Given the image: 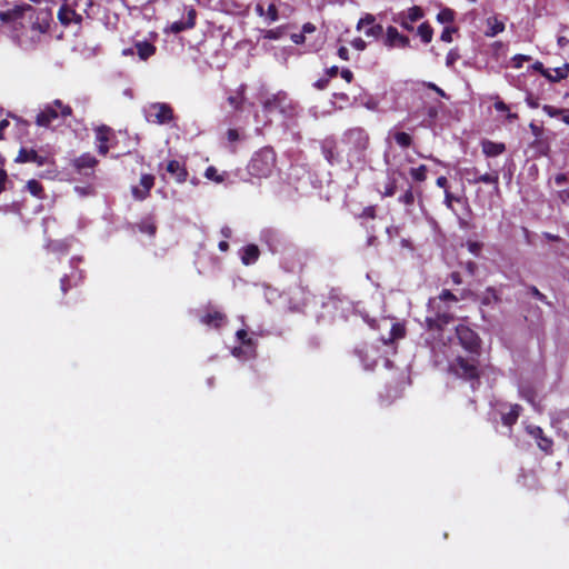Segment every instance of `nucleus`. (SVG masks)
<instances>
[{
	"label": "nucleus",
	"instance_id": "obj_16",
	"mask_svg": "<svg viewBox=\"0 0 569 569\" xmlns=\"http://www.w3.org/2000/svg\"><path fill=\"white\" fill-rule=\"evenodd\" d=\"M196 24V10L193 8H190L188 10V17L187 19H182L180 21H174L169 26V30L172 33H179L181 31L192 29Z\"/></svg>",
	"mask_w": 569,
	"mask_h": 569
},
{
	"label": "nucleus",
	"instance_id": "obj_58",
	"mask_svg": "<svg viewBox=\"0 0 569 569\" xmlns=\"http://www.w3.org/2000/svg\"><path fill=\"white\" fill-rule=\"evenodd\" d=\"M315 31H316V27L312 23H310V22L305 23L303 27H302V33L303 34L305 33H312Z\"/></svg>",
	"mask_w": 569,
	"mask_h": 569
},
{
	"label": "nucleus",
	"instance_id": "obj_20",
	"mask_svg": "<svg viewBox=\"0 0 569 569\" xmlns=\"http://www.w3.org/2000/svg\"><path fill=\"white\" fill-rule=\"evenodd\" d=\"M97 163V159L90 153H84L73 160V166L80 173H86L87 169H93Z\"/></svg>",
	"mask_w": 569,
	"mask_h": 569
},
{
	"label": "nucleus",
	"instance_id": "obj_30",
	"mask_svg": "<svg viewBox=\"0 0 569 569\" xmlns=\"http://www.w3.org/2000/svg\"><path fill=\"white\" fill-rule=\"evenodd\" d=\"M405 336V328L400 323H393L390 330V336L388 339H383L385 343H391L396 339L402 338Z\"/></svg>",
	"mask_w": 569,
	"mask_h": 569
},
{
	"label": "nucleus",
	"instance_id": "obj_57",
	"mask_svg": "<svg viewBox=\"0 0 569 569\" xmlns=\"http://www.w3.org/2000/svg\"><path fill=\"white\" fill-rule=\"evenodd\" d=\"M256 12H257L260 17H266L264 2L260 1L259 3H257V6H256Z\"/></svg>",
	"mask_w": 569,
	"mask_h": 569
},
{
	"label": "nucleus",
	"instance_id": "obj_54",
	"mask_svg": "<svg viewBox=\"0 0 569 569\" xmlns=\"http://www.w3.org/2000/svg\"><path fill=\"white\" fill-rule=\"evenodd\" d=\"M495 109L500 112H506L509 110V107L503 101L495 102Z\"/></svg>",
	"mask_w": 569,
	"mask_h": 569
},
{
	"label": "nucleus",
	"instance_id": "obj_15",
	"mask_svg": "<svg viewBox=\"0 0 569 569\" xmlns=\"http://www.w3.org/2000/svg\"><path fill=\"white\" fill-rule=\"evenodd\" d=\"M527 432L537 441L538 447L545 451L550 452L552 448V440L545 436L542 429L538 426H527Z\"/></svg>",
	"mask_w": 569,
	"mask_h": 569
},
{
	"label": "nucleus",
	"instance_id": "obj_18",
	"mask_svg": "<svg viewBox=\"0 0 569 569\" xmlns=\"http://www.w3.org/2000/svg\"><path fill=\"white\" fill-rule=\"evenodd\" d=\"M59 21L68 26L71 22L80 23L82 20L81 14L77 13L70 6L63 4L58 12Z\"/></svg>",
	"mask_w": 569,
	"mask_h": 569
},
{
	"label": "nucleus",
	"instance_id": "obj_46",
	"mask_svg": "<svg viewBox=\"0 0 569 569\" xmlns=\"http://www.w3.org/2000/svg\"><path fill=\"white\" fill-rule=\"evenodd\" d=\"M351 46H352L355 49H357V50H359V51H362V50H365V49H366L367 43H366V41H365L363 39H361V38H356V39H353V40H352Z\"/></svg>",
	"mask_w": 569,
	"mask_h": 569
},
{
	"label": "nucleus",
	"instance_id": "obj_61",
	"mask_svg": "<svg viewBox=\"0 0 569 569\" xmlns=\"http://www.w3.org/2000/svg\"><path fill=\"white\" fill-rule=\"evenodd\" d=\"M329 80L328 79H320L315 83V87L322 90L328 86Z\"/></svg>",
	"mask_w": 569,
	"mask_h": 569
},
{
	"label": "nucleus",
	"instance_id": "obj_5",
	"mask_svg": "<svg viewBox=\"0 0 569 569\" xmlns=\"http://www.w3.org/2000/svg\"><path fill=\"white\" fill-rule=\"evenodd\" d=\"M442 301H457V298L449 290H443L438 298L429 300V309L435 311V317H427L429 327L441 326L450 321L451 317L449 316L448 311H442L440 308V303Z\"/></svg>",
	"mask_w": 569,
	"mask_h": 569
},
{
	"label": "nucleus",
	"instance_id": "obj_59",
	"mask_svg": "<svg viewBox=\"0 0 569 569\" xmlns=\"http://www.w3.org/2000/svg\"><path fill=\"white\" fill-rule=\"evenodd\" d=\"M427 87L435 90L439 96H441L443 98L446 97L445 91L441 88L437 87L435 83L429 82V83H427Z\"/></svg>",
	"mask_w": 569,
	"mask_h": 569
},
{
	"label": "nucleus",
	"instance_id": "obj_26",
	"mask_svg": "<svg viewBox=\"0 0 569 569\" xmlns=\"http://www.w3.org/2000/svg\"><path fill=\"white\" fill-rule=\"evenodd\" d=\"M482 151L489 157H496L505 151V144L487 140L482 142Z\"/></svg>",
	"mask_w": 569,
	"mask_h": 569
},
{
	"label": "nucleus",
	"instance_id": "obj_27",
	"mask_svg": "<svg viewBox=\"0 0 569 569\" xmlns=\"http://www.w3.org/2000/svg\"><path fill=\"white\" fill-rule=\"evenodd\" d=\"M520 413V407L518 405H515L510 408V411L502 415V422L506 426H512Z\"/></svg>",
	"mask_w": 569,
	"mask_h": 569
},
{
	"label": "nucleus",
	"instance_id": "obj_53",
	"mask_svg": "<svg viewBox=\"0 0 569 569\" xmlns=\"http://www.w3.org/2000/svg\"><path fill=\"white\" fill-rule=\"evenodd\" d=\"M7 173L3 169H0V193L4 190L6 188V182H7Z\"/></svg>",
	"mask_w": 569,
	"mask_h": 569
},
{
	"label": "nucleus",
	"instance_id": "obj_23",
	"mask_svg": "<svg viewBox=\"0 0 569 569\" xmlns=\"http://www.w3.org/2000/svg\"><path fill=\"white\" fill-rule=\"evenodd\" d=\"M261 238L272 252L278 251V244L280 243V237L278 232L267 229L262 231Z\"/></svg>",
	"mask_w": 569,
	"mask_h": 569
},
{
	"label": "nucleus",
	"instance_id": "obj_33",
	"mask_svg": "<svg viewBox=\"0 0 569 569\" xmlns=\"http://www.w3.org/2000/svg\"><path fill=\"white\" fill-rule=\"evenodd\" d=\"M455 19V12L453 10L449 9V8H446V9H442L438 14H437V20L440 22V23H450L452 22Z\"/></svg>",
	"mask_w": 569,
	"mask_h": 569
},
{
	"label": "nucleus",
	"instance_id": "obj_34",
	"mask_svg": "<svg viewBox=\"0 0 569 569\" xmlns=\"http://www.w3.org/2000/svg\"><path fill=\"white\" fill-rule=\"evenodd\" d=\"M410 176L417 181H425L427 178V167L421 164L418 168H411Z\"/></svg>",
	"mask_w": 569,
	"mask_h": 569
},
{
	"label": "nucleus",
	"instance_id": "obj_39",
	"mask_svg": "<svg viewBox=\"0 0 569 569\" xmlns=\"http://www.w3.org/2000/svg\"><path fill=\"white\" fill-rule=\"evenodd\" d=\"M542 110L549 116V117H559L560 114L565 113V109L556 108L553 106L545 104L542 107Z\"/></svg>",
	"mask_w": 569,
	"mask_h": 569
},
{
	"label": "nucleus",
	"instance_id": "obj_51",
	"mask_svg": "<svg viewBox=\"0 0 569 569\" xmlns=\"http://www.w3.org/2000/svg\"><path fill=\"white\" fill-rule=\"evenodd\" d=\"M341 77L347 81L351 82L353 79V73L349 69H342L340 72Z\"/></svg>",
	"mask_w": 569,
	"mask_h": 569
},
{
	"label": "nucleus",
	"instance_id": "obj_41",
	"mask_svg": "<svg viewBox=\"0 0 569 569\" xmlns=\"http://www.w3.org/2000/svg\"><path fill=\"white\" fill-rule=\"evenodd\" d=\"M531 58L529 56H523V54H517L512 58V62H513V67L519 69L522 67V63L525 61H529Z\"/></svg>",
	"mask_w": 569,
	"mask_h": 569
},
{
	"label": "nucleus",
	"instance_id": "obj_52",
	"mask_svg": "<svg viewBox=\"0 0 569 569\" xmlns=\"http://www.w3.org/2000/svg\"><path fill=\"white\" fill-rule=\"evenodd\" d=\"M305 34L301 32V33H293L291 34V40L296 43V44H301L305 42Z\"/></svg>",
	"mask_w": 569,
	"mask_h": 569
},
{
	"label": "nucleus",
	"instance_id": "obj_64",
	"mask_svg": "<svg viewBox=\"0 0 569 569\" xmlns=\"http://www.w3.org/2000/svg\"><path fill=\"white\" fill-rule=\"evenodd\" d=\"M456 60H457V54L453 52H449L447 56V64L452 66Z\"/></svg>",
	"mask_w": 569,
	"mask_h": 569
},
{
	"label": "nucleus",
	"instance_id": "obj_55",
	"mask_svg": "<svg viewBox=\"0 0 569 569\" xmlns=\"http://www.w3.org/2000/svg\"><path fill=\"white\" fill-rule=\"evenodd\" d=\"M531 293L537 298L539 299L540 301L542 302H546V296L543 293H541L536 287H532L531 289Z\"/></svg>",
	"mask_w": 569,
	"mask_h": 569
},
{
	"label": "nucleus",
	"instance_id": "obj_38",
	"mask_svg": "<svg viewBox=\"0 0 569 569\" xmlns=\"http://www.w3.org/2000/svg\"><path fill=\"white\" fill-rule=\"evenodd\" d=\"M283 28L279 27L276 29L267 30L264 31L263 38L270 39V40H277L280 39L283 36Z\"/></svg>",
	"mask_w": 569,
	"mask_h": 569
},
{
	"label": "nucleus",
	"instance_id": "obj_21",
	"mask_svg": "<svg viewBox=\"0 0 569 569\" xmlns=\"http://www.w3.org/2000/svg\"><path fill=\"white\" fill-rule=\"evenodd\" d=\"M134 49L141 60L149 59L156 52V47L148 41H138Z\"/></svg>",
	"mask_w": 569,
	"mask_h": 569
},
{
	"label": "nucleus",
	"instance_id": "obj_60",
	"mask_svg": "<svg viewBox=\"0 0 569 569\" xmlns=\"http://www.w3.org/2000/svg\"><path fill=\"white\" fill-rule=\"evenodd\" d=\"M338 56L342 59V60H348L349 57H348V49L346 47H340L338 49Z\"/></svg>",
	"mask_w": 569,
	"mask_h": 569
},
{
	"label": "nucleus",
	"instance_id": "obj_7",
	"mask_svg": "<svg viewBox=\"0 0 569 569\" xmlns=\"http://www.w3.org/2000/svg\"><path fill=\"white\" fill-rule=\"evenodd\" d=\"M146 119L149 122L166 124L173 119L172 108L162 102H153L144 108Z\"/></svg>",
	"mask_w": 569,
	"mask_h": 569
},
{
	"label": "nucleus",
	"instance_id": "obj_29",
	"mask_svg": "<svg viewBox=\"0 0 569 569\" xmlns=\"http://www.w3.org/2000/svg\"><path fill=\"white\" fill-rule=\"evenodd\" d=\"M417 32L425 43H429L432 40L433 30L427 22L421 23Z\"/></svg>",
	"mask_w": 569,
	"mask_h": 569
},
{
	"label": "nucleus",
	"instance_id": "obj_48",
	"mask_svg": "<svg viewBox=\"0 0 569 569\" xmlns=\"http://www.w3.org/2000/svg\"><path fill=\"white\" fill-rule=\"evenodd\" d=\"M237 338L243 343V345H251V339L247 338V331L241 329L237 331Z\"/></svg>",
	"mask_w": 569,
	"mask_h": 569
},
{
	"label": "nucleus",
	"instance_id": "obj_8",
	"mask_svg": "<svg viewBox=\"0 0 569 569\" xmlns=\"http://www.w3.org/2000/svg\"><path fill=\"white\" fill-rule=\"evenodd\" d=\"M451 369L462 378L473 379L478 377L477 361L473 356L470 358L458 357L451 365Z\"/></svg>",
	"mask_w": 569,
	"mask_h": 569
},
{
	"label": "nucleus",
	"instance_id": "obj_4",
	"mask_svg": "<svg viewBox=\"0 0 569 569\" xmlns=\"http://www.w3.org/2000/svg\"><path fill=\"white\" fill-rule=\"evenodd\" d=\"M71 114V108L61 100H54L47 104L37 116L36 123L40 127H49L52 121Z\"/></svg>",
	"mask_w": 569,
	"mask_h": 569
},
{
	"label": "nucleus",
	"instance_id": "obj_2",
	"mask_svg": "<svg viewBox=\"0 0 569 569\" xmlns=\"http://www.w3.org/2000/svg\"><path fill=\"white\" fill-rule=\"evenodd\" d=\"M343 141L348 147L349 162H360L362 152L369 144L367 132L361 128L350 129L346 132Z\"/></svg>",
	"mask_w": 569,
	"mask_h": 569
},
{
	"label": "nucleus",
	"instance_id": "obj_14",
	"mask_svg": "<svg viewBox=\"0 0 569 569\" xmlns=\"http://www.w3.org/2000/svg\"><path fill=\"white\" fill-rule=\"evenodd\" d=\"M154 184V177L152 174H142L140 178V186L132 187V196L137 200H144Z\"/></svg>",
	"mask_w": 569,
	"mask_h": 569
},
{
	"label": "nucleus",
	"instance_id": "obj_19",
	"mask_svg": "<svg viewBox=\"0 0 569 569\" xmlns=\"http://www.w3.org/2000/svg\"><path fill=\"white\" fill-rule=\"evenodd\" d=\"M167 172H169L178 183L184 182L188 177L186 168L177 160H171L168 162Z\"/></svg>",
	"mask_w": 569,
	"mask_h": 569
},
{
	"label": "nucleus",
	"instance_id": "obj_45",
	"mask_svg": "<svg viewBox=\"0 0 569 569\" xmlns=\"http://www.w3.org/2000/svg\"><path fill=\"white\" fill-rule=\"evenodd\" d=\"M140 230L149 236H153L156 233V226L153 223H142L140 226Z\"/></svg>",
	"mask_w": 569,
	"mask_h": 569
},
{
	"label": "nucleus",
	"instance_id": "obj_44",
	"mask_svg": "<svg viewBox=\"0 0 569 569\" xmlns=\"http://www.w3.org/2000/svg\"><path fill=\"white\" fill-rule=\"evenodd\" d=\"M415 200L413 193L411 190H407L403 196L400 197V201L405 204H412Z\"/></svg>",
	"mask_w": 569,
	"mask_h": 569
},
{
	"label": "nucleus",
	"instance_id": "obj_1",
	"mask_svg": "<svg viewBox=\"0 0 569 569\" xmlns=\"http://www.w3.org/2000/svg\"><path fill=\"white\" fill-rule=\"evenodd\" d=\"M13 12L16 16L28 21L29 27L26 29V34L29 36L32 41L39 40L40 36L49 31L52 20L50 9L36 10L31 6H24L16 9Z\"/></svg>",
	"mask_w": 569,
	"mask_h": 569
},
{
	"label": "nucleus",
	"instance_id": "obj_37",
	"mask_svg": "<svg viewBox=\"0 0 569 569\" xmlns=\"http://www.w3.org/2000/svg\"><path fill=\"white\" fill-rule=\"evenodd\" d=\"M27 189L34 197H41L42 186L37 180H29L27 183Z\"/></svg>",
	"mask_w": 569,
	"mask_h": 569
},
{
	"label": "nucleus",
	"instance_id": "obj_35",
	"mask_svg": "<svg viewBox=\"0 0 569 569\" xmlns=\"http://www.w3.org/2000/svg\"><path fill=\"white\" fill-rule=\"evenodd\" d=\"M266 18L269 20V22H274L279 19L278 9L273 2L267 3Z\"/></svg>",
	"mask_w": 569,
	"mask_h": 569
},
{
	"label": "nucleus",
	"instance_id": "obj_56",
	"mask_svg": "<svg viewBox=\"0 0 569 569\" xmlns=\"http://www.w3.org/2000/svg\"><path fill=\"white\" fill-rule=\"evenodd\" d=\"M555 182L557 186H563L567 182V177L563 173H559L555 177Z\"/></svg>",
	"mask_w": 569,
	"mask_h": 569
},
{
	"label": "nucleus",
	"instance_id": "obj_50",
	"mask_svg": "<svg viewBox=\"0 0 569 569\" xmlns=\"http://www.w3.org/2000/svg\"><path fill=\"white\" fill-rule=\"evenodd\" d=\"M558 197L562 203L569 204V188L559 191Z\"/></svg>",
	"mask_w": 569,
	"mask_h": 569
},
{
	"label": "nucleus",
	"instance_id": "obj_6",
	"mask_svg": "<svg viewBox=\"0 0 569 569\" xmlns=\"http://www.w3.org/2000/svg\"><path fill=\"white\" fill-rule=\"evenodd\" d=\"M262 106L266 112L279 111L286 117H292L296 112V107L284 92H278L266 98Z\"/></svg>",
	"mask_w": 569,
	"mask_h": 569
},
{
	"label": "nucleus",
	"instance_id": "obj_49",
	"mask_svg": "<svg viewBox=\"0 0 569 569\" xmlns=\"http://www.w3.org/2000/svg\"><path fill=\"white\" fill-rule=\"evenodd\" d=\"M526 102L532 109H536L539 107V100L537 98H535L532 94L527 96Z\"/></svg>",
	"mask_w": 569,
	"mask_h": 569
},
{
	"label": "nucleus",
	"instance_id": "obj_3",
	"mask_svg": "<svg viewBox=\"0 0 569 569\" xmlns=\"http://www.w3.org/2000/svg\"><path fill=\"white\" fill-rule=\"evenodd\" d=\"M276 164V156L271 149L264 148L256 152L251 158L248 171L257 178H266L270 176Z\"/></svg>",
	"mask_w": 569,
	"mask_h": 569
},
{
	"label": "nucleus",
	"instance_id": "obj_17",
	"mask_svg": "<svg viewBox=\"0 0 569 569\" xmlns=\"http://www.w3.org/2000/svg\"><path fill=\"white\" fill-rule=\"evenodd\" d=\"M17 162L24 163V162H34L38 166H43L47 162V158L43 156H40L36 150L33 149H26L22 148L19 151V154L16 159Z\"/></svg>",
	"mask_w": 569,
	"mask_h": 569
},
{
	"label": "nucleus",
	"instance_id": "obj_24",
	"mask_svg": "<svg viewBox=\"0 0 569 569\" xmlns=\"http://www.w3.org/2000/svg\"><path fill=\"white\" fill-rule=\"evenodd\" d=\"M259 258V248L256 244H249L242 249L241 260L244 264L254 263Z\"/></svg>",
	"mask_w": 569,
	"mask_h": 569
},
{
	"label": "nucleus",
	"instance_id": "obj_22",
	"mask_svg": "<svg viewBox=\"0 0 569 569\" xmlns=\"http://www.w3.org/2000/svg\"><path fill=\"white\" fill-rule=\"evenodd\" d=\"M226 320V316L219 311L208 312L201 318V322L211 326L214 328H219Z\"/></svg>",
	"mask_w": 569,
	"mask_h": 569
},
{
	"label": "nucleus",
	"instance_id": "obj_9",
	"mask_svg": "<svg viewBox=\"0 0 569 569\" xmlns=\"http://www.w3.org/2000/svg\"><path fill=\"white\" fill-rule=\"evenodd\" d=\"M423 17V11L420 7H411L407 11H401L392 17L395 23L400 24L403 29L413 30L412 23Z\"/></svg>",
	"mask_w": 569,
	"mask_h": 569
},
{
	"label": "nucleus",
	"instance_id": "obj_10",
	"mask_svg": "<svg viewBox=\"0 0 569 569\" xmlns=\"http://www.w3.org/2000/svg\"><path fill=\"white\" fill-rule=\"evenodd\" d=\"M456 332L461 346L469 352L476 353L479 347L477 333L462 325L457 327Z\"/></svg>",
	"mask_w": 569,
	"mask_h": 569
},
{
	"label": "nucleus",
	"instance_id": "obj_28",
	"mask_svg": "<svg viewBox=\"0 0 569 569\" xmlns=\"http://www.w3.org/2000/svg\"><path fill=\"white\" fill-rule=\"evenodd\" d=\"M472 172H473V179L470 181L473 183L483 182V183L491 184V183L498 182L497 174H491V173L478 174V172L476 170H472Z\"/></svg>",
	"mask_w": 569,
	"mask_h": 569
},
{
	"label": "nucleus",
	"instance_id": "obj_62",
	"mask_svg": "<svg viewBox=\"0 0 569 569\" xmlns=\"http://www.w3.org/2000/svg\"><path fill=\"white\" fill-rule=\"evenodd\" d=\"M448 180L446 177L441 176L437 179V186L443 188L446 190Z\"/></svg>",
	"mask_w": 569,
	"mask_h": 569
},
{
	"label": "nucleus",
	"instance_id": "obj_40",
	"mask_svg": "<svg viewBox=\"0 0 569 569\" xmlns=\"http://www.w3.org/2000/svg\"><path fill=\"white\" fill-rule=\"evenodd\" d=\"M498 300V297L496 292L492 289H488L485 297L482 298L483 305H490L491 302H496Z\"/></svg>",
	"mask_w": 569,
	"mask_h": 569
},
{
	"label": "nucleus",
	"instance_id": "obj_42",
	"mask_svg": "<svg viewBox=\"0 0 569 569\" xmlns=\"http://www.w3.org/2000/svg\"><path fill=\"white\" fill-rule=\"evenodd\" d=\"M455 32L453 28L446 27L443 31L441 32L440 39L445 42H451L452 41V33Z\"/></svg>",
	"mask_w": 569,
	"mask_h": 569
},
{
	"label": "nucleus",
	"instance_id": "obj_11",
	"mask_svg": "<svg viewBox=\"0 0 569 569\" xmlns=\"http://www.w3.org/2000/svg\"><path fill=\"white\" fill-rule=\"evenodd\" d=\"M376 17L371 13L365 14L357 23V30L365 29V34L367 37H371L378 39L382 32L383 28L381 24H377Z\"/></svg>",
	"mask_w": 569,
	"mask_h": 569
},
{
	"label": "nucleus",
	"instance_id": "obj_32",
	"mask_svg": "<svg viewBox=\"0 0 569 569\" xmlns=\"http://www.w3.org/2000/svg\"><path fill=\"white\" fill-rule=\"evenodd\" d=\"M393 139L401 148H408L411 144V137L406 132H395Z\"/></svg>",
	"mask_w": 569,
	"mask_h": 569
},
{
	"label": "nucleus",
	"instance_id": "obj_13",
	"mask_svg": "<svg viewBox=\"0 0 569 569\" xmlns=\"http://www.w3.org/2000/svg\"><path fill=\"white\" fill-rule=\"evenodd\" d=\"M410 40L408 37L401 34L397 28L388 27L386 30L385 44L389 48H407L409 47Z\"/></svg>",
	"mask_w": 569,
	"mask_h": 569
},
{
	"label": "nucleus",
	"instance_id": "obj_36",
	"mask_svg": "<svg viewBox=\"0 0 569 569\" xmlns=\"http://www.w3.org/2000/svg\"><path fill=\"white\" fill-rule=\"evenodd\" d=\"M204 177L209 180H213L218 183L223 181V176L218 173V170L214 167H208L204 172Z\"/></svg>",
	"mask_w": 569,
	"mask_h": 569
},
{
	"label": "nucleus",
	"instance_id": "obj_31",
	"mask_svg": "<svg viewBox=\"0 0 569 569\" xmlns=\"http://www.w3.org/2000/svg\"><path fill=\"white\" fill-rule=\"evenodd\" d=\"M543 77H546L548 80L552 82L560 81L567 77V71L565 68H556L553 70V73H550L548 71H543Z\"/></svg>",
	"mask_w": 569,
	"mask_h": 569
},
{
	"label": "nucleus",
	"instance_id": "obj_63",
	"mask_svg": "<svg viewBox=\"0 0 569 569\" xmlns=\"http://www.w3.org/2000/svg\"><path fill=\"white\" fill-rule=\"evenodd\" d=\"M529 128H530L531 132H532L536 137H540V134H541V129H540L538 126H536L535 123H530V124H529Z\"/></svg>",
	"mask_w": 569,
	"mask_h": 569
},
{
	"label": "nucleus",
	"instance_id": "obj_47",
	"mask_svg": "<svg viewBox=\"0 0 569 569\" xmlns=\"http://www.w3.org/2000/svg\"><path fill=\"white\" fill-rule=\"evenodd\" d=\"M458 200L451 192L447 189L445 190V204L448 209H452V201Z\"/></svg>",
	"mask_w": 569,
	"mask_h": 569
},
{
	"label": "nucleus",
	"instance_id": "obj_43",
	"mask_svg": "<svg viewBox=\"0 0 569 569\" xmlns=\"http://www.w3.org/2000/svg\"><path fill=\"white\" fill-rule=\"evenodd\" d=\"M242 101H243V97H242V94H240V96H230V97L228 98V102H229V104H230L231 107L236 108V109L240 108V106H241Z\"/></svg>",
	"mask_w": 569,
	"mask_h": 569
},
{
	"label": "nucleus",
	"instance_id": "obj_25",
	"mask_svg": "<svg viewBox=\"0 0 569 569\" xmlns=\"http://www.w3.org/2000/svg\"><path fill=\"white\" fill-rule=\"evenodd\" d=\"M486 23L487 30L485 33L487 37H495L505 30L503 22L499 21L496 17L488 18Z\"/></svg>",
	"mask_w": 569,
	"mask_h": 569
},
{
	"label": "nucleus",
	"instance_id": "obj_12",
	"mask_svg": "<svg viewBox=\"0 0 569 569\" xmlns=\"http://www.w3.org/2000/svg\"><path fill=\"white\" fill-rule=\"evenodd\" d=\"M113 138V131L107 126H100L96 129V141L98 152L106 156L110 149V140Z\"/></svg>",
	"mask_w": 569,
	"mask_h": 569
}]
</instances>
